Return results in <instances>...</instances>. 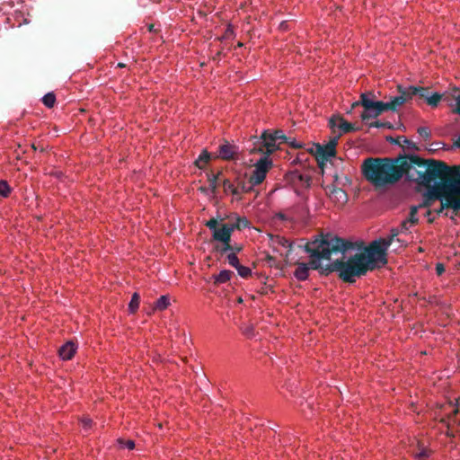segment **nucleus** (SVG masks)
Here are the masks:
<instances>
[{
    "label": "nucleus",
    "instance_id": "f257e3e1",
    "mask_svg": "<svg viewBox=\"0 0 460 460\" xmlns=\"http://www.w3.org/2000/svg\"><path fill=\"white\" fill-rule=\"evenodd\" d=\"M354 249V243L348 239L339 237L332 233L321 234L304 246V251L309 254L310 260L307 263L296 262V269L294 271V277L298 281H305L309 278L310 270H317L320 276L324 277L332 272L339 274L337 260L326 265L322 264V260L330 261L332 254L341 253L344 255L345 252Z\"/></svg>",
    "mask_w": 460,
    "mask_h": 460
},
{
    "label": "nucleus",
    "instance_id": "f03ea898",
    "mask_svg": "<svg viewBox=\"0 0 460 460\" xmlns=\"http://www.w3.org/2000/svg\"><path fill=\"white\" fill-rule=\"evenodd\" d=\"M399 157L402 177L421 186H429L438 177H445L450 172V167L441 161L423 159L415 154Z\"/></svg>",
    "mask_w": 460,
    "mask_h": 460
},
{
    "label": "nucleus",
    "instance_id": "7ed1b4c3",
    "mask_svg": "<svg viewBox=\"0 0 460 460\" xmlns=\"http://www.w3.org/2000/svg\"><path fill=\"white\" fill-rule=\"evenodd\" d=\"M402 157H367L361 165L364 178L374 187L394 185L402 178Z\"/></svg>",
    "mask_w": 460,
    "mask_h": 460
},
{
    "label": "nucleus",
    "instance_id": "20e7f679",
    "mask_svg": "<svg viewBox=\"0 0 460 460\" xmlns=\"http://www.w3.org/2000/svg\"><path fill=\"white\" fill-rule=\"evenodd\" d=\"M339 265V278L345 282L354 283L357 277L367 274L368 270H375L387 263L386 257H380L367 247L364 252L349 256L346 261L337 260Z\"/></svg>",
    "mask_w": 460,
    "mask_h": 460
},
{
    "label": "nucleus",
    "instance_id": "39448f33",
    "mask_svg": "<svg viewBox=\"0 0 460 460\" xmlns=\"http://www.w3.org/2000/svg\"><path fill=\"white\" fill-rule=\"evenodd\" d=\"M460 168L452 169L445 177H438L440 181L436 180L431 185L429 184L428 190L425 192L424 197L429 199H438L443 201V199L451 194H460Z\"/></svg>",
    "mask_w": 460,
    "mask_h": 460
},
{
    "label": "nucleus",
    "instance_id": "423d86ee",
    "mask_svg": "<svg viewBox=\"0 0 460 460\" xmlns=\"http://www.w3.org/2000/svg\"><path fill=\"white\" fill-rule=\"evenodd\" d=\"M370 96H373V93L370 92L362 93L360 99L352 103L350 110L347 113H351L354 108L362 106L364 111L360 114V118L365 123H367L369 119H375L383 112L389 111L386 102L375 101Z\"/></svg>",
    "mask_w": 460,
    "mask_h": 460
},
{
    "label": "nucleus",
    "instance_id": "0eeeda50",
    "mask_svg": "<svg viewBox=\"0 0 460 460\" xmlns=\"http://www.w3.org/2000/svg\"><path fill=\"white\" fill-rule=\"evenodd\" d=\"M338 144V138L334 137L329 141L326 145L314 144V149H311L317 160L318 166L323 173V165L329 160V158L335 156L336 146Z\"/></svg>",
    "mask_w": 460,
    "mask_h": 460
},
{
    "label": "nucleus",
    "instance_id": "6e6552de",
    "mask_svg": "<svg viewBox=\"0 0 460 460\" xmlns=\"http://www.w3.org/2000/svg\"><path fill=\"white\" fill-rule=\"evenodd\" d=\"M254 435L259 437V439L263 442V446L276 447L280 438H277V431L270 427H265L254 431Z\"/></svg>",
    "mask_w": 460,
    "mask_h": 460
},
{
    "label": "nucleus",
    "instance_id": "1a4fd4ad",
    "mask_svg": "<svg viewBox=\"0 0 460 460\" xmlns=\"http://www.w3.org/2000/svg\"><path fill=\"white\" fill-rule=\"evenodd\" d=\"M238 153V147L234 145H231L229 142L225 141L218 146L217 157L229 161L235 158Z\"/></svg>",
    "mask_w": 460,
    "mask_h": 460
},
{
    "label": "nucleus",
    "instance_id": "9d476101",
    "mask_svg": "<svg viewBox=\"0 0 460 460\" xmlns=\"http://www.w3.org/2000/svg\"><path fill=\"white\" fill-rule=\"evenodd\" d=\"M445 208H452L455 211L460 210V194H451L443 199L440 207L436 209V213L440 214Z\"/></svg>",
    "mask_w": 460,
    "mask_h": 460
},
{
    "label": "nucleus",
    "instance_id": "9b49d317",
    "mask_svg": "<svg viewBox=\"0 0 460 460\" xmlns=\"http://www.w3.org/2000/svg\"><path fill=\"white\" fill-rule=\"evenodd\" d=\"M329 126L332 128L338 127L341 129V133H349L357 130L354 124L346 121L343 118L339 116H332L329 119Z\"/></svg>",
    "mask_w": 460,
    "mask_h": 460
},
{
    "label": "nucleus",
    "instance_id": "f8f14e48",
    "mask_svg": "<svg viewBox=\"0 0 460 460\" xmlns=\"http://www.w3.org/2000/svg\"><path fill=\"white\" fill-rule=\"evenodd\" d=\"M261 145L267 149L266 154L270 155L279 148L272 131L264 130L261 136Z\"/></svg>",
    "mask_w": 460,
    "mask_h": 460
},
{
    "label": "nucleus",
    "instance_id": "ddd939ff",
    "mask_svg": "<svg viewBox=\"0 0 460 460\" xmlns=\"http://www.w3.org/2000/svg\"><path fill=\"white\" fill-rule=\"evenodd\" d=\"M77 346L73 341H66L58 349V355L62 360H70L75 354Z\"/></svg>",
    "mask_w": 460,
    "mask_h": 460
},
{
    "label": "nucleus",
    "instance_id": "4468645a",
    "mask_svg": "<svg viewBox=\"0 0 460 460\" xmlns=\"http://www.w3.org/2000/svg\"><path fill=\"white\" fill-rule=\"evenodd\" d=\"M389 246V241H386V239L385 238H379L373 241L367 248H369L373 252H376V253H379L380 258L386 257V252Z\"/></svg>",
    "mask_w": 460,
    "mask_h": 460
},
{
    "label": "nucleus",
    "instance_id": "2eb2a0df",
    "mask_svg": "<svg viewBox=\"0 0 460 460\" xmlns=\"http://www.w3.org/2000/svg\"><path fill=\"white\" fill-rule=\"evenodd\" d=\"M213 240L220 242V243H227L231 242V234L226 230L224 225H222L221 228H217L212 234Z\"/></svg>",
    "mask_w": 460,
    "mask_h": 460
},
{
    "label": "nucleus",
    "instance_id": "dca6fc26",
    "mask_svg": "<svg viewBox=\"0 0 460 460\" xmlns=\"http://www.w3.org/2000/svg\"><path fill=\"white\" fill-rule=\"evenodd\" d=\"M212 155L207 150L203 149L195 161V165L199 169H204L205 165L211 160Z\"/></svg>",
    "mask_w": 460,
    "mask_h": 460
},
{
    "label": "nucleus",
    "instance_id": "f3484780",
    "mask_svg": "<svg viewBox=\"0 0 460 460\" xmlns=\"http://www.w3.org/2000/svg\"><path fill=\"white\" fill-rule=\"evenodd\" d=\"M273 163L269 157V155L261 156L255 164L257 169L262 170L267 174L268 171L271 168Z\"/></svg>",
    "mask_w": 460,
    "mask_h": 460
},
{
    "label": "nucleus",
    "instance_id": "a211bd4d",
    "mask_svg": "<svg viewBox=\"0 0 460 460\" xmlns=\"http://www.w3.org/2000/svg\"><path fill=\"white\" fill-rule=\"evenodd\" d=\"M405 103V99L399 95L391 97L389 102H386V104L389 107V111H397L401 106Z\"/></svg>",
    "mask_w": 460,
    "mask_h": 460
},
{
    "label": "nucleus",
    "instance_id": "6ab92c4d",
    "mask_svg": "<svg viewBox=\"0 0 460 460\" xmlns=\"http://www.w3.org/2000/svg\"><path fill=\"white\" fill-rule=\"evenodd\" d=\"M233 272L228 270H222L217 275H214L216 284H223L230 280Z\"/></svg>",
    "mask_w": 460,
    "mask_h": 460
},
{
    "label": "nucleus",
    "instance_id": "aec40b11",
    "mask_svg": "<svg viewBox=\"0 0 460 460\" xmlns=\"http://www.w3.org/2000/svg\"><path fill=\"white\" fill-rule=\"evenodd\" d=\"M170 305V297L168 295L161 296L155 303L154 309L158 311H164Z\"/></svg>",
    "mask_w": 460,
    "mask_h": 460
},
{
    "label": "nucleus",
    "instance_id": "412c9836",
    "mask_svg": "<svg viewBox=\"0 0 460 460\" xmlns=\"http://www.w3.org/2000/svg\"><path fill=\"white\" fill-rule=\"evenodd\" d=\"M266 173L262 172L261 169H257L255 167L254 171L252 172V174L250 177V181L253 182V185H259L261 184L266 178Z\"/></svg>",
    "mask_w": 460,
    "mask_h": 460
},
{
    "label": "nucleus",
    "instance_id": "4be33fe9",
    "mask_svg": "<svg viewBox=\"0 0 460 460\" xmlns=\"http://www.w3.org/2000/svg\"><path fill=\"white\" fill-rule=\"evenodd\" d=\"M222 174V172H218L217 174L208 173V180L209 182V190H212V192L217 196V181L219 180L220 175Z\"/></svg>",
    "mask_w": 460,
    "mask_h": 460
},
{
    "label": "nucleus",
    "instance_id": "5701e85b",
    "mask_svg": "<svg viewBox=\"0 0 460 460\" xmlns=\"http://www.w3.org/2000/svg\"><path fill=\"white\" fill-rule=\"evenodd\" d=\"M441 99H442V94H440L438 93H430V92L429 91L427 98H426V102L430 107L436 108L439 104Z\"/></svg>",
    "mask_w": 460,
    "mask_h": 460
},
{
    "label": "nucleus",
    "instance_id": "b1692460",
    "mask_svg": "<svg viewBox=\"0 0 460 460\" xmlns=\"http://www.w3.org/2000/svg\"><path fill=\"white\" fill-rule=\"evenodd\" d=\"M412 88H413V85H410L408 87H403L402 85L398 86V92H399L400 95L405 99V102L411 100L415 96V94H413L411 92Z\"/></svg>",
    "mask_w": 460,
    "mask_h": 460
},
{
    "label": "nucleus",
    "instance_id": "393cba45",
    "mask_svg": "<svg viewBox=\"0 0 460 460\" xmlns=\"http://www.w3.org/2000/svg\"><path fill=\"white\" fill-rule=\"evenodd\" d=\"M117 444H118L119 448H120V449L132 450L136 447L134 440L125 439V438H121L117 439Z\"/></svg>",
    "mask_w": 460,
    "mask_h": 460
},
{
    "label": "nucleus",
    "instance_id": "a878e982",
    "mask_svg": "<svg viewBox=\"0 0 460 460\" xmlns=\"http://www.w3.org/2000/svg\"><path fill=\"white\" fill-rule=\"evenodd\" d=\"M139 301H140L139 295L137 293H134L131 296L129 303H128L129 313L134 314L137 312V310L139 307Z\"/></svg>",
    "mask_w": 460,
    "mask_h": 460
},
{
    "label": "nucleus",
    "instance_id": "bb28decb",
    "mask_svg": "<svg viewBox=\"0 0 460 460\" xmlns=\"http://www.w3.org/2000/svg\"><path fill=\"white\" fill-rule=\"evenodd\" d=\"M41 101L47 108L50 109L54 107L56 102V95L53 92H49L42 97Z\"/></svg>",
    "mask_w": 460,
    "mask_h": 460
},
{
    "label": "nucleus",
    "instance_id": "cd10ccee",
    "mask_svg": "<svg viewBox=\"0 0 460 460\" xmlns=\"http://www.w3.org/2000/svg\"><path fill=\"white\" fill-rule=\"evenodd\" d=\"M237 186L239 187L241 193L242 192L249 193L253 190V189L256 185H253V182L250 181V180H249L248 181H239Z\"/></svg>",
    "mask_w": 460,
    "mask_h": 460
},
{
    "label": "nucleus",
    "instance_id": "c85d7f7f",
    "mask_svg": "<svg viewBox=\"0 0 460 460\" xmlns=\"http://www.w3.org/2000/svg\"><path fill=\"white\" fill-rule=\"evenodd\" d=\"M429 91V89L428 87L413 86L411 92L413 94H415V96H418L419 98L424 99L426 101Z\"/></svg>",
    "mask_w": 460,
    "mask_h": 460
},
{
    "label": "nucleus",
    "instance_id": "c756f323",
    "mask_svg": "<svg viewBox=\"0 0 460 460\" xmlns=\"http://www.w3.org/2000/svg\"><path fill=\"white\" fill-rule=\"evenodd\" d=\"M12 192V188L10 187L9 183L4 181H0V196L3 198H7Z\"/></svg>",
    "mask_w": 460,
    "mask_h": 460
},
{
    "label": "nucleus",
    "instance_id": "7c9ffc66",
    "mask_svg": "<svg viewBox=\"0 0 460 460\" xmlns=\"http://www.w3.org/2000/svg\"><path fill=\"white\" fill-rule=\"evenodd\" d=\"M419 208H420L419 206H411L410 208L409 217L406 218L409 222H411L414 225L418 224V222H419V217H418Z\"/></svg>",
    "mask_w": 460,
    "mask_h": 460
},
{
    "label": "nucleus",
    "instance_id": "2f4dec72",
    "mask_svg": "<svg viewBox=\"0 0 460 460\" xmlns=\"http://www.w3.org/2000/svg\"><path fill=\"white\" fill-rule=\"evenodd\" d=\"M235 222L238 225V230L245 229L250 227V221L246 217H240L235 214Z\"/></svg>",
    "mask_w": 460,
    "mask_h": 460
},
{
    "label": "nucleus",
    "instance_id": "473e14b6",
    "mask_svg": "<svg viewBox=\"0 0 460 460\" xmlns=\"http://www.w3.org/2000/svg\"><path fill=\"white\" fill-rule=\"evenodd\" d=\"M236 270L238 275L243 279H246L252 275V270L249 267L243 266L242 264H239L236 267Z\"/></svg>",
    "mask_w": 460,
    "mask_h": 460
},
{
    "label": "nucleus",
    "instance_id": "72a5a7b5",
    "mask_svg": "<svg viewBox=\"0 0 460 460\" xmlns=\"http://www.w3.org/2000/svg\"><path fill=\"white\" fill-rule=\"evenodd\" d=\"M234 37V31L231 24L226 28L224 34L218 39L219 40H226Z\"/></svg>",
    "mask_w": 460,
    "mask_h": 460
},
{
    "label": "nucleus",
    "instance_id": "f704fd0d",
    "mask_svg": "<svg viewBox=\"0 0 460 460\" xmlns=\"http://www.w3.org/2000/svg\"><path fill=\"white\" fill-rule=\"evenodd\" d=\"M277 243L282 247L288 248L289 251L293 247V242H291L289 239L284 237V236H277Z\"/></svg>",
    "mask_w": 460,
    "mask_h": 460
},
{
    "label": "nucleus",
    "instance_id": "c9c22d12",
    "mask_svg": "<svg viewBox=\"0 0 460 460\" xmlns=\"http://www.w3.org/2000/svg\"><path fill=\"white\" fill-rule=\"evenodd\" d=\"M272 133H273L274 137H275L277 142L278 141H280V143L288 142V137H286V135L284 134L283 130L277 129V130L272 131Z\"/></svg>",
    "mask_w": 460,
    "mask_h": 460
},
{
    "label": "nucleus",
    "instance_id": "e433bc0d",
    "mask_svg": "<svg viewBox=\"0 0 460 460\" xmlns=\"http://www.w3.org/2000/svg\"><path fill=\"white\" fill-rule=\"evenodd\" d=\"M417 132L425 140H428L431 137V131L428 127H420L418 128Z\"/></svg>",
    "mask_w": 460,
    "mask_h": 460
},
{
    "label": "nucleus",
    "instance_id": "4c0bfd02",
    "mask_svg": "<svg viewBox=\"0 0 460 460\" xmlns=\"http://www.w3.org/2000/svg\"><path fill=\"white\" fill-rule=\"evenodd\" d=\"M226 259H227V261L228 263L236 269V267L240 264L239 262V259L236 255L235 252H230L227 256H226Z\"/></svg>",
    "mask_w": 460,
    "mask_h": 460
},
{
    "label": "nucleus",
    "instance_id": "58836bf2",
    "mask_svg": "<svg viewBox=\"0 0 460 460\" xmlns=\"http://www.w3.org/2000/svg\"><path fill=\"white\" fill-rule=\"evenodd\" d=\"M414 226L413 223L409 222L407 219L402 221L398 226L402 234H407L410 232V228Z\"/></svg>",
    "mask_w": 460,
    "mask_h": 460
},
{
    "label": "nucleus",
    "instance_id": "ea45409f",
    "mask_svg": "<svg viewBox=\"0 0 460 460\" xmlns=\"http://www.w3.org/2000/svg\"><path fill=\"white\" fill-rule=\"evenodd\" d=\"M368 125L369 128H393V125L391 124V122H381V121H374V122H371V123H367Z\"/></svg>",
    "mask_w": 460,
    "mask_h": 460
},
{
    "label": "nucleus",
    "instance_id": "a19ab883",
    "mask_svg": "<svg viewBox=\"0 0 460 460\" xmlns=\"http://www.w3.org/2000/svg\"><path fill=\"white\" fill-rule=\"evenodd\" d=\"M224 192L229 194L234 189V184L229 179H224L222 181Z\"/></svg>",
    "mask_w": 460,
    "mask_h": 460
},
{
    "label": "nucleus",
    "instance_id": "79ce46f5",
    "mask_svg": "<svg viewBox=\"0 0 460 460\" xmlns=\"http://www.w3.org/2000/svg\"><path fill=\"white\" fill-rule=\"evenodd\" d=\"M430 450L425 447L419 448L414 452V456L417 458L429 457L430 456Z\"/></svg>",
    "mask_w": 460,
    "mask_h": 460
},
{
    "label": "nucleus",
    "instance_id": "37998d69",
    "mask_svg": "<svg viewBox=\"0 0 460 460\" xmlns=\"http://www.w3.org/2000/svg\"><path fill=\"white\" fill-rule=\"evenodd\" d=\"M18 0H3L0 4V12H6V6L13 8Z\"/></svg>",
    "mask_w": 460,
    "mask_h": 460
},
{
    "label": "nucleus",
    "instance_id": "c03bdc74",
    "mask_svg": "<svg viewBox=\"0 0 460 460\" xmlns=\"http://www.w3.org/2000/svg\"><path fill=\"white\" fill-rule=\"evenodd\" d=\"M401 233L399 227H393L391 228L390 230V235L385 238L386 241H389V244L391 245L392 242L394 241V239L398 236Z\"/></svg>",
    "mask_w": 460,
    "mask_h": 460
},
{
    "label": "nucleus",
    "instance_id": "a18cd8bd",
    "mask_svg": "<svg viewBox=\"0 0 460 460\" xmlns=\"http://www.w3.org/2000/svg\"><path fill=\"white\" fill-rule=\"evenodd\" d=\"M298 179L300 181H302L303 183H305V187L306 188H310L311 186V181H312V178L311 176L307 175V174H303V173H300L299 176H298Z\"/></svg>",
    "mask_w": 460,
    "mask_h": 460
},
{
    "label": "nucleus",
    "instance_id": "49530a36",
    "mask_svg": "<svg viewBox=\"0 0 460 460\" xmlns=\"http://www.w3.org/2000/svg\"><path fill=\"white\" fill-rule=\"evenodd\" d=\"M199 191H200L201 193H203L204 195L208 196V198L210 199H214L216 198V195L212 192V190H209L208 187H206V186H200L199 189H198Z\"/></svg>",
    "mask_w": 460,
    "mask_h": 460
},
{
    "label": "nucleus",
    "instance_id": "de8ad7c7",
    "mask_svg": "<svg viewBox=\"0 0 460 460\" xmlns=\"http://www.w3.org/2000/svg\"><path fill=\"white\" fill-rule=\"evenodd\" d=\"M223 246L221 248H217V251L220 252L221 254L226 253L228 251L234 250V247L230 244V242L227 243H222Z\"/></svg>",
    "mask_w": 460,
    "mask_h": 460
},
{
    "label": "nucleus",
    "instance_id": "09e8293b",
    "mask_svg": "<svg viewBox=\"0 0 460 460\" xmlns=\"http://www.w3.org/2000/svg\"><path fill=\"white\" fill-rule=\"evenodd\" d=\"M217 225L218 222L215 218H211L206 223V226L209 228L210 231H212V234L218 228Z\"/></svg>",
    "mask_w": 460,
    "mask_h": 460
},
{
    "label": "nucleus",
    "instance_id": "8fccbe9b",
    "mask_svg": "<svg viewBox=\"0 0 460 460\" xmlns=\"http://www.w3.org/2000/svg\"><path fill=\"white\" fill-rule=\"evenodd\" d=\"M332 195H334L337 199L344 198L346 199L347 195L345 191L342 189H336L334 188L332 191Z\"/></svg>",
    "mask_w": 460,
    "mask_h": 460
},
{
    "label": "nucleus",
    "instance_id": "3c124183",
    "mask_svg": "<svg viewBox=\"0 0 460 460\" xmlns=\"http://www.w3.org/2000/svg\"><path fill=\"white\" fill-rule=\"evenodd\" d=\"M402 142L407 145L408 148H410L413 151L419 150V147L417 146V145L414 142L407 139L405 137H402Z\"/></svg>",
    "mask_w": 460,
    "mask_h": 460
},
{
    "label": "nucleus",
    "instance_id": "603ef678",
    "mask_svg": "<svg viewBox=\"0 0 460 460\" xmlns=\"http://www.w3.org/2000/svg\"><path fill=\"white\" fill-rule=\"evenodd\" d=\"M307 160V155L306 153H300L297 155L296 158L294 160L293 163L295 164H302Z\"/></svg>",
    "mask_w": 460,
    "mask_h": 460
},
{
    "label": "nucleus",
    "instance_id": "864d4df0",
    "mask_svg": "<svg viewBox=\"0 0 460 460\" xmlns=\"http://www.w3.org/2000/svg\"><path fill=\"white\" fill-rule=\"evenodd\" d=\"M93 420L90 418H84L82 420L83 428L87 430L92 428Z\"/></svg>",
    "mask_w": 460,
    "mask_h": 460
},
{
    "label": "nucleus",
    "instance_id": "5fc2aeb1",
    "mask_svg": "<svg viewBox=\"0 0 460 460\" xmlns=\"http://www.w3.org/2000/svg\"><path fill=\"white\" fill-rule=\"evenodd\" d=\"M224 226L231 235L235 229L238 230V225L236 224V222L234 224H224Z\"/></svg>",
    "mask_w": 460,
    "mask_h": 460
},
{
    "label": "nucleus",
    "instance_id": "6e6d98bb",
    "mask_svg": "<svg viewBox=\"0 0 460 460\" xmlns=\"http://www.w3.org/2000/svg\"><path fill=\"white\" fill-rule=\"evenodd\" d=\"M401 139H402V137H399L397 138L393 137L392 136L386 137V141L392 144H395L398 146H401Z\"/></svg>",
    "mask_w": 460,
    "mask_h": 460
},
{
    "label": "nucleus",
    "instance_id": "4d7b16f0",
    "mask_svg": "<svg viewBox=\"0 0 460 460\" xmlns=\"http://www.w3.org/2000/svg\"><path fill=\"white\" fill-rule=\"evenodd\" d=\"M291 147L297 149L302 147V144L296 141V139H291L288 137V142H286Z\"/></svg>",
    "mask_w": 460,
    "mask_h": 460
},
{
    "label": "nucleus",
    "instance_id": "13d9d810",
    "mask_svg": "<svg viewBox=\"0 0 460 460\" xmlns=\"http://www.w3.org/2000/svg\"><path fill=\"white\" fill-rule=\"evenodd\" d=\"M230 194H232L235 198L236 200L241 199V197H240L241 191H240V189L238 186H235L234 189L230 191Z\"/></svg>",
    "mask_w": 460,
    "mask_h": 460
},
{
    "label": "nucleus",
    "instance_id": "bf43d9fd",
    "mask_svg": "<svg viewBox=\"0 0 460 460\" xmlns=\"http://www.w3.org/2000/svg\"><path fill=\"white\" fill-rule=\"evenodd\" d=\"M436 272L438 275H441L445 272V267L442 263H437L436 265Z\"/></svg>",
    "mask_w": 460,
    "mask_h": 460
},
{
    "label": "nucleus",
    "instance_id": "052dcab7",
    "mask_svg": "<svg viewBox=\"0 0 460 460\" xmlns=\"http://www.w3.org/2000/svg\"><path fill=\"white\" fill-rule=\"evenodd\" d=\"M420 208H429L431 206V199L425 198L421 204L418 205Z\"/></svg>",
    "mask_w": 460,
    "mask_h": 460
},
{
    "label": "nucleus",
    "instance_id": "680f3d73",
    "mask_svg": "<svg viewBox=\"0 0 460 460\" xmlns=\"http://www.w3.org/2000/svg\"><path fill=\"white\" fill-rule=\"evenodd\" d=\"M275 217L278 218V219H280L282 221H287L288 220V217L286 216V214H284L283 212H278L276 213L275 215Z\"/></svg>",
    "mask_w": 460,
    "mask_h": 460
},
{
    "label": "nucleus",
    "instance_id": "e2e57ef3",
    "mask_svg": "<svg viewBox=\"0 0 460 460\" xmlns=\"http://www.w3.org/2000/svg\"><path fill=\"white\" fill-rule=\"evenodd\" d=\"M50 175L56 178H61L63 176V172L61 171H54L50 172Z\"/></svg>",
    "mask_w": 460,
    "mask_h": 460
},
{
    "label": "nucleus",
    "instance_id": "0e129e2a",
    "mask_svg": "<svg viewBox=\"0 0 460 460\" xmlns=\"http://www.w3.org/2000/svg\"><path fill=\"white\" fill-rule=\"evenodd\" d=\"M147 30L150 32L156 33L158 31V29L155 28V24H149L147 26Z\"/></svg>",
    "mask_w": 460,
    "mask_h": 460
},
{
    "label": "nucleus",
    "instance_id": "69168bd1",
    "mask_svg": "<svg viewBox=\"0 0 460 460\" xmlns=\"http://www.w3.org/2000/svg\"><path fill=\"white\" fill-rule=\"evenodd\" d=\"M279 28L283 31H287L288 29V22H286V21L281 22L279 24Z\"/></svg>",
    "mask_w": 460,
    "mask_h": 460
},
{
    "label": "nucleus",
    "instance_id": "338daca9",
    "mask_svg": "<svg viewBox=\"0 0 460 460\" xmlns=\"http://www.w3.org/2000/svg\"><path fill=\"white\" fill-rule=\"evenodd\" d=\"M252 332H253V328H252V326H251V327H248V328L245 330L244 333H245L246 335H249L250 333H252Z\"/></svg>",
    "mask_w": 460,
    "mask_h": 460
},
{
    "label": "nucleus",
    "instance_id": "774afa93",
    "mask_svg": "<svg viewBox=\"0 0 460 460\" xmlns=\"http://www.w3.org/2000/svg\"><path fill=\"white\" fill-rule=\"evenodd\" d=\"M455 145L460 148V135L458 136L457 140L456 141Z\"/></svg>",
    "mask_w": 460,
    "mask_h": 460
}]
</instances>
